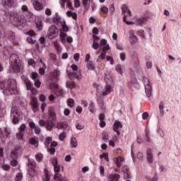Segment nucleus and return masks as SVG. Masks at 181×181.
<instances>
[{"instance_id": "nucleus-1", "label": "nucleus", "mask_w": 181, "mask_h": 181, "mask_svg": "<svg viewBox=\"0 0 181 181\" xmlns=\"http://www.w3.org/2000/svg\"><path fill=\"white\" fill-rule=\"evenodd\" d=\"M0 90H4L3 91L4 94H16L18 93L16 81L15 79L10 78L8 81L2 82L1 81L0 78Z\"/></svg>"}, {"instance_id": "nucleus-2", "label": "nucleus", "mask_w": 181, "mask_h": 181, "mask_svg": "<svg viewBox=\"0 0 181 181\" xmlns=\"http://www.w3.org/2000/svg\"><path fill=\"white\" fill-rule=\"evenodd\" d=\"M9 64L10 67L13 71L19 73V70H21V62L19 61V57L16 54H13L10 56Z\"/></svg>"}, {"instance_id": "nucleus-3", "label": "nucleus", "mask_w": 181, "mask_h": 181, "mask_svg": "<svg viewBox=\"0 0 181 181\" xmlns=\"http://www.w3.org/2000/svg\"><path fill=\"white\" fill-rule=\"evenodd\" d=\"M105 81L106 83V86L105 88H103V90L102 91L103 95H108L110 93H112V78L110 75H107L105 77Z\"/></svg>"}, {"instance_id": "nucleus-4", "label": "nucleus", "mask_w": 181, "mask_h": 181, "mask_svg": "<svg viewBox=\"0 0 181 181\" xmlns=\"http://www.w3.org/2000/svg\"><path fill=\"white\" fill-rule=\"evenodd\" d=\"M22 115V112L17 107H13L11 110L10 117L13 125L19 124V117Z\"/></svg>"}, {"instance_id": "nucleus-5", "label": "nucleus", "mask_w": 181, "mask_h": 181, "mask_svg": "<svg viewBox=\"0 0 181 181\" xmlns=\"http://www.w3.org/2000/svg\"><path fill=\"white\" fill-rule=\"evenodd\" d=\"M143 83L145 88V93L147 97L150 98V97H152V83H151V81H149L146 76L143 78Z\"/></svg>"}, {"instance_id": "nucleus-6", "label": "nucleus", "mask_w": 181, "mask_h": 181, "mask_svg": "<svg viewBox=\"0 0 181 181\" xmlns=\"http://www.w3.org/2000/svg\"><path fill=\"white\" fill-rule=\"evenodd\" d=\"M12 23L13 26L19 28V26H22L23 25H25V23H26V18L23 16H17L14 17Z\"/></svg>"}, {"instance_id": "nucleus-7", "label": "nucleus", "mask_w": 181, "mask_h": 181, "mask_svg": "<svg viewBox=\"0 0 181 181\" xmlns=\"http://www.w3.org/2000/svg\"><path fill=\"white\" fill-rule=\"evenodd\" d=\"M48 39H54L59 36V29L55 25H52L49 28L47 31Z\"/></svg>"}, {"instance_id": "nucleus-8", "label": "nucleus", "mask_w": 181, "mask_h": 181, "mask_svg": "<svg viewBox=\"0 0 181 181\" xmlns=\"http://www.w3.org/2000/svg\"><path fill=\"white\" fill-rule=\"evenodd\" d=\"M0 165H2L1 168L3 169V170H5L6 172H8V170L11 169V165L8 164H5V157L4 156V148H0Z\"/></svg>"}, {"instance_id": "nucleus-9", "label": "nucleus", "mask_w": 181, "mask_h": 181, "mask_svg": "<svg viewBox=\"0 0 181 181\" xmlns=\"http://www.w3.org/2000/svg\"><path fill=\"white\" fill-rule=\"evenodd\" d=\"M49 88L53 90L54 94L57 95V97H63V95H64V91H63V89L59 88L57 83H52L49 86Z\"/></svg>"}, {"instance_id": "nucleus-10", "label": "nucleus", "mask_w": 181, "mask_h": 181, "mask_svg": "<svg viewBox=\"0 0 181 181\" xmlns=\"http://www.w3.org/2000/svg\"><path fill=\"white\" fill-rule=\"evenodd\" d=\"M53 21L56 25H60L62 28L63 32H69V27L66 25V21L61 18H54Z\"/></svg>"}, {"instance_id": "nucleus-11", "label": "nucleus", "mask_w": 181, "mask_h": 181, "mask_svg": "<svg viewBox=\"0 0 181 181\" xmlns=\"http://www.w3.org/2000/svg\"><path fill=\"white\" fill-rule=\"evenodd\" d=\"M59 39L62 43V45H66L67 43H73V37L71 36H67V34L63 32H60L59 33Z\"/></svg>"}, {"instance_id": "nucleus-12", "label": "nucleus", "mask_w": 181, "mask_h": 181, "mask_svg": "<svg viewBox=\"0 0 181 181\" xmlns=\"http://www.w3.org/2000/svg\"><path fill=\"white\" fill-rule=\"evenodd\" d=\"M121 9L122 11V15H124V17H123L124 22H125V23L127 25H135V23H134L132 21H127V15H125V13H127L128 12V11H129V9L128 8V6H127L126 4H123L121 6Z\"/></svg>"}, {"instance_id": "nucleus-13", "label": "nucleus", "mask_w": 181, "mask_h": 181, "mask_svg": "<svg viewBox=\"0 0 181 181\" xmlns=\"http://www.w3.org/2000/svg\"><path fill=\"white\" fill-rule=\"evenodd\" d=\"M29 127L30 128V131L32 134H33V131L36 135H40V133L42 132V129L39 127V126L36 125L35 122H29Z\"/></svg>"}, {"instance_id": "nucleus-14", "label": "nucleus", "mask_w": 181, "mask_h": 181, "mask_svg": "<svg viewBox=\"0 0 181 181\" xmlns=\"http://www.w3.org/2000/svg\"><path fill=\"white\" fill-rule=\"evenodd\" d=\"M146 159L148 165H152L155 160L153 158V150L152 148H147L146 150Z\"/></svg>"}, {"instance_id": "nucleus-15", "label": "nucleus", "mask_w": 181, "mask_h": 181, "mask_svg": "<svg viewBox=\"0 0 181 181\" xmlns=\"http://www.w3.org/2000/svg\"><path fill=\"white\" fill-rule=\"evenodd\" d=\"M129 42L132 46H134V45H136V43L138 42V37H136V35H135V31H129Z\"/></svg>"}, {"instance_id": "nucleus-16", "label": "nucleus", "mask_w": 181, "mask_h": 181, "mask_svg": "<svg viewBox=\"0 0 181 181\" xmlns=\"http://www.w3.org/2000/svg\"><path fill=\"white\" fill-rule=\"evenodd\" d=\"M1 5L4 8H12L16 5L15 0H3Z\"/></svg>"}, {"instance_id": "nucleus-17", "label": "nucleus", "mask_w": 181, "mask_h": 181, "mask_svg": "<svg viewBox=\"0 0 181 181\" xmlns=\"http://www.w3.org/2000/svg\"><path fill=\"white\" fill-rule=\"evenodd\" d=\"M57 128H58V129H64V132L70 129V127H69V123H67V122H61L58 123L57 124Z\"/></svg>"}, {"instance_id": "nucleus-18", "label": "nucleus", "mask_w": 181, "mask_h": 181, "mask_svg": "<svg viewBox=\"0 0 181 181\" xmlns=\"http://www.w3.org/2000/svg\"><path fill=\"white\" fill-rule=\"evenodd\" d=\"M31 3L35 11H42V9H43V4L39 2V1L31 0Z\"/></svg>"}, {"instance_id": "nucleus-19", "label": "nucleus", "mask_w": 181, "mask_h": 181, "mask_svg": "<svg viewBox=\"0 0 181 181\" xmlns=\"http://www.w3.org/2000/svg\"><path fill=\"white\" fill-rule=\"evenodd\" d=\"M21 80H23L24 84L25 85V87L27 90H30L32 88V82L28 78L25 76H21Z\"/></svg>"}, {"instance_id": "nucleus-20", "label": "nucleus", "mask_w": 181, "mask_h": 181, "mask_svg": "<svg viewBox=\"0 0 181 181\" xmlns=\"http://www.w3.org/2000/svg\"><path fill=\"white\" fill-rule=\"evenodd\" d=\"M122 128V124L119 121H116L113 126V129L117 132V135H121L119 130Z\"/></svg>"}, {"instance_id": "nucleus-21", "label": "nucleus", "mask_w": 181, "mask_h": 181, "mask_svg": "<svg viewBox=\"0 0 181 181\" xmlns=\"http://www.w3.org/2000/svg\"><path fill=\"white\" fill-rule=\"evenodd\" d=\"M107 40L102 39L100 40V46H103V52H105L107 50H110L111 49V47H110V44H107Z\"/></svg>"}, {"instance_id": "nucleus-22", "label": "nucleus", "mask_w": 181, "mask_h": 181, "mask_svg": "<svg viewBox=\"0 0 181 181\" xmlns=\"http://www.w3.org/2000/svg\"><path fill=\"white\" fill-rule=\"evenodd\" d=\"M124 159L123 157H117L113 158V162L117 168H121V166H122V162H124Z\"/></svg>"}, {"instance_id": "nucleus-23", "label": "nucleus", "mask_w": 181, "mask_h": 181, "mask_svg": "<svg viewBox=\"0 0 181 181\" xmlns=\"http://www.w3.org/2000/svg\"><path fill=\"white\" fill-rule=\"evenodd\" d=\"M37 63H40V64L42 65V68H40L39 73L41 76H45V73H46L45 69H46V64L43 62L42 59H38Z\"/></svg>"}, {"instance_id": "nucleus-24", "label": "nucleus", "mask_w": 181, "mask_h": 181, "mask_svg": "<svg viewBox=\"0 0 181 181\" xmlns=\"http://www.w3.org/2000/svg\"><path fill=\"white\" fill-rule=\"evenodd\" d=\"M48 120L50 122H53V121H56L57 115L53 110H49L48 111Z\"/></svg>"}, {"instance_id": "nucleus-25", "label": "nucleus", "mask_w": 181, "mask_h": 181, "mask_svg": "<svg viewBox=\"0 0 181 181\" xmlns=\"http://www.w3.org/2000/svg\"><path fill=\"white\" fill-rule=\"evenodd\" d=\"M29 144L35 146V148H37V146H39V139L36 136L31 137L29 139Z\"/></svg>"}, {"instance_id": "nucleus-26", "label": "nucleus", "mask_w": 181, "mask_h": 181, "mask_svg": "<svg viewBox=\"0 0 181 181\" xmlns=\"http://www.w3.org/2000/svg\"><path fill=\"white\" fill-rule=\"evenodd\" d=\"M107 177L109 179V181H118L120 176L118 174H110Z\"/></svg>"}, {"instance_id": "nucleus-27", "label": "nucleus", "mask_w": 181, "mask_h": 181, "mask_svg": "<svg viewBox=\"0 0 181 181\" xmlns=\"http://www.w3.org/2000/svg\"><path fill=\"white\" fill-rule=\"evenodd\" d=\"M93 44L92 45V47L95 49L97 50L98 47H100V43L98 42H95L96 39H100L97 35H93Z\"/></svg>"}, {"instance_id": "nucleus-28", "label": "nucleus", "mask_w": 181, "mask_h": 181, "mask_svg": "<svg viewBox=\"0 0 181 181\" xmlns=\"http://www.w3.org/2000/svg\"><path fill=\"white\" fill-rule=\"evenodd\" d=\"M64 5H66V8H69L71 9V2L69 0H61V6L62 8H64Z\"/></svg>"}, {"instance_id": "nucleus-29", "label": "nucleus", "mask_w": 181, "mask_h": 181, "mask_svg": "<svg viewBox=\"0 0 181 181\" xmlns=\"http://www.w3.org/2000/svg\"><path fill=\"white\" fill-rule=\"evenodd\" d=\"M18 155H19V150L18 148H14L11 152V158H12V159L18 158Z\"/></svg>"}, {"instance_id": "nucleus-30", "label": "nucleus", "mask_w": 181, "mask_h": 181, "mask_svg": "<svg viewBox=\"0 0 181 181\" xmlns=\"http://www.w3.org/2000/svg\"><path fill=\"white\" fill-rule=\"evenodd\" d=\"M66 15L69 18H73L74 21H77V13L73 12L71 11H68Z\"/></svg>"}, {"instance_id": "nucleus-31", "label": "nucleus", "mask_w": 181, "mask_h": 181, "mask_svg": "<svg viewBox=\"0 0 181 181\" xmlns=\"http://www.w3.org/2000/svg\"><path fill=\"white\" fill-rule=\"evenodd\" d=\"M146 23V18H141L136 21L135 25H136V26H142V24Z\"/></svg>"}, {"instance_id": "nucleus-32", "label": "nucleus", "mask_w": 181, "mask_h": 181, "mask_svg": "<svg viewBox=\"0 0 181 181\" xmlns=\"http://www.w3.org/2000/svg\"><path fill=\"white\" fill-rule=\"evenodd\" d=\"M77 139L75 137H71L70 140L71 148H77Z\"/></svg>"}, {"instance_id": "nucleus-33", "label": "nucleus", "mask_w": 181, "mask_h": 181, "mask_svg": "<svg viewBox=\"0 0 181 181\" xmlns=\"http://www.w3.org/2000/svg\"><path fill=\"white\" fill-rule=\"evenodd\" d=\"M28 168L30 169H35L36 168V162L33 159H28Z\"/></svg>"}, {"instance_id": "nucleus-34", "label": "nucleus", "mask_w": 181, "mask_h": 181, "mask_svg": "<svg viewBox=\"0 0 181 181\" xmlns=\"http://www.w3.org/2000/svg\"><path fill=\"white\" fill-rule=\"evenodd\" d=\"M115 70H116V71H117V73H119V74H121L122 76L124 66H122V65H121V64H117L115 66Z\"/></svg>"}, {"instance_id": "nucleus-35", "label": "nucleus", "mask_w": 181, "mask_h": 181, "mask_svg": "<svg viewBox=\"0 0 181 181\" xmlns=\"http://www.w3.org/2000/svg\"><path fill=\"white\" fill-rule=\"evenodd\" d=\"M51 76L52 77H53L54 78H57V77H59V76H60V71L57 70V69H54L52 73H51Z\"/></svg>"}, {"instance_id": "nucleus-36", "label": "nucleus", "mask_w": 181, "mask_h": 181, "mask_svg": "<svg viewBox=\"0 0 181 181\" xmlns=\"http://www.w3.org/2000/svg\"><path fill=\"white\" fill-rule=\"evenodd\" d=\"M67 105H68V107H70V108H73V107H74V105H75L74 99L69 98L67 100Z\"/></svg>"}, {"instance_id": "nucleus-37", "label": "nucleus", "mask_w": 181, "mask_h": 181, "mask_svg": "<svg viewBox=\"0 0 181 181\" xmlns=\"http://www.w3.org/2000/svg\"><path fill=\"white\" fill-rule=\"evenodd\" d=\"M136 35L140 36L141 39H145V31L144 30H139L136 31Z\"/></svg>"}, {"instance_id": "nucleus-38", "label": "nucleus", "mask_w": 181, "mask_h": 181, "mask_svg": "<svg viewBox=\"0 0 181 181\" xmlns=\"http://www.w3.org/2000/svg\"><path fill=\"white\" fill-rule=\"evenodd\" d=\"M7 35H8V39H10L11 42H13V40H15V33L12 31H8Z\"/></svg>"}, {"instance_id": "nucleus-39", "label": "nucleus", "mask_w": 181, "mask_h": 181, "mask_svg": "<svg viewBox=\"0 0 181 181\" xmlns=\"http://www.w3.org/2000/svg\"><path fill=\"white\" fill-rule=\"evenodd\" d=\"M98 104L101 110H104V108H105V104L103 99H98Z\"/></svg>"}, {"instance_id": "nucleus-40", "label": "nucleus", "mask_w": 181, "mask_h": 181, "mask_svg": "<svg viewBox=\"0 0 181 181\" xmlns=\"http://www.w3.org/2000/svg\"><path fill=\"white\" fill-rule=\"evenodd\" d=\"M45 177H43L44 181H50V175H49V170H45Z\"/></svg>"}, {"instance_id": "nucleus-41", "label": "nucleus", "mask_w": 181, "mask_h": 181, "mask_svg": "<svg viewBox=\"0 0 181 181\" xmlns=\"http://www.w3.org/2000/svg\"><path fill=\"white\" fill-rule=\"evenodd\" d=\"M19 132H22L23 134H25V131H26V124L23 123L21 124V126L18 128Z\"/></svg>"}, {"instance_id": "nucleus-42", "label": "nucleus", "mask_w": 181, "mask_h": 181, "mask_svg": "<svg viewBox=\"0 0 181 181\" xmlns=\"http://www.w3.org/2000/svg\"><path fill=\"white\" fill-rule=\"evenodd\" d=\"M39 60H37V62H35V60L32 59H29L28 60V63L29 64V66H32L33 67H36V64H37V62Z\"/></svg>"}, {"instance_id": "nucleus-43", "label": "nucleus", "mask_w": 181, "mask_h": 181, "mask_svg": "<svg viewBox=\"0 0 181 181\" xmlns=\"http://www.w3.org/2000/svg\"><path fill=\"white\" fill-rule=\"evenodd\" d=\"M69 77L72 80L74 79V78H77V79L80 78V76H78V74H77V72H74V71L70 73Z\"/></svg>"}, {"instance_id": "nucleus-44", "label": "nucleus", "mask_w": 181, "mask_h": 181, "mask_svg": "<svg viewBox=\"0 0 181 181\" xmlns=\"http://www.w3.org/2000/svg\"><path fill=\"white\" fill-rule=\"evenodd\" d=\"M22 179H23V175H22V173H18L16 175L15 180L16 181H21Z\"/></svg>"}, {"instance_id": "nucleus-45", "label": "nucleus", "mask_w": 181, "mask_h": 181, "mask_svg": "<svg viewBox=\"0 0 181 181\" xmlns=\"http://www.w3.org/2000/svg\"><path fill=\"white\" fill-rule=\"evenodd\" d=\"M66 88H71V90H72V88H74L76 86L73 84V81H67L66 83Z\"/></svg>"}, {"instance_id": "nucleus-46", "label": "nucleus", "mask_w": 181, "mask_h": 181, "mask_svg": "<svg viewBox=\"0 0 181 181\" xmlns=\"http://www.w3.org/2000/svg\"><path fill=\"white\" fill-rule=\"evenodd\" d=\"M109 12L110 13L111 16L114 15V13H115V7L114 6V4H111L109 6Z\"/></svg>"}, {"instance_id": "nucleus-47", "label": "nucleus", "mask_w": 181, "mask_h": 181, "mask_svg": "<svg viewBox=\"0 0 181 181\" xmlns=\"http://www.w3.org/2000/svg\"><path fill=\"white\" fill-rule=\"evenodd\" d=\"M25 135V133H22L21 132H18L17 134H16V138L18 140H23V136Z\"/></svg>"}, {"instance_id": "nucleus-48", "label": "nucleus", "mask_w": 181, "mask_h": 181, "mask_svg": "<svg viewBox=\"0 0 181 181\" xmlns=\"http://www.w3.org/2000/svg\"><path fill=\"white\" fill-rule=\"evenodd\" d=\"M102 139L104 141V142H108V134L107 132H103L102 134Z\"/></svg>"}, {"instance_id": "nucleus-49", "label": "nucleus", "mask_w": 181, "mask_h": 181, "mask_svg": "<svg viewBox=\"0 0 181 181\" xmlns=\"http://www.w3.org/2000/svg\"><path fill=\"white\" fill-rule=\"evenodd\" d=\"M35 23H36V25H37V29L38 30H42V21H40L39 23L37 22V20H35Z\"/></svg>"}, {"instance_id": "nucleus-50", "label": "nucleus", "mask_w": 181, "mask_h": 181, "mask_svg": "<svg viewBox=\"0 0 181 181\" xmlns=\"http://www.w3.org/2000/svg\"><path fill=\"white\" fill-rule=\"evenodd\" d=\"M54 179L55 180L62 181V180L63 178L62 177V175H59V173H55L54 176Z\"/></svg>"}, {"instance_id": "nucleus-51", "label": "nucleus", "mask_w": 181, "mask_h": 181, "mask_svg": "<svg viewBox=\"0 0 181 181\" xmlns=\"http://www.w3.org/2000/svg\"><path fill=\"white\" fill-rule=\"evenodd\" d=\"M100 159L104 158L107 162H110V158H108V154L106 153H103L102 155L100 156Z\"/></svg>"}, {"instance_id": "nucleus-52", "label": "nucleus", "mask_w": 181, "mask_h": 181, "mask_svg": "<svg viewBox=\"0 0 181 181\" xmlns=\"http://www.w3.org/2000/svg\"><path fill=\"white\" fill-rule=\"evenodd\" d=\"M52 143V137L48 136L45 139V146H47L48 145H50Z\"/></svg>"}, {"instance_id": "nucleus-53", "label": "nucleus", "mask_w": 181, "mask_h": 181, "mask_svg": "<svg viewBox=\"0 0 181 181\" xmlns=\"http://www.w3.org/2000/svg\"><path fill=\"white\" fill-rule=\"evenodd\" d=\"M50 60H52L53 63H56V60H57V56L55 54H50L49 55Z\"/></svg>"}, {"instance_id": "nucleus-54", "label": "nucleus", "mask_w": 181, "mask_h": 181, "mask_svg": "<svg viewBox=\"0 0 181 181\" xmlns=\"http://www.w3.org/2000/svg\"><path fill=\"white\" fill-rule=\"evenodd\" d=\"M65 139H66V132L64 131L63 133H61L59 135V141H63Z\"/></svg>"}, {"instance_id": "nucleus-55", "label": "nucleus", "mask_w": 181, "mask_h": 181, "mask_svg": "<svg viewBox=\"0 0 181 181\" xmlns=\"http://www.w3.org/2000/svg\"><path fill=\"white\" fill-rule=\"evenodd\" d=\"M100 11L103 12V13H108V8L105 6H102Z\"/></svg>"}, {"instance_id": "nucleus-56", "label": "nucleus", "mask_w": 181, "mask_h": 181, "mask_svg": "<svg viewBox=\"0 0 181 181\" xmlns=\"http://www.w3.org/2000/svg\"><path fill=\"white\" fill-rule=\"evenodd\" d=\"M87 67H88V70H94V69H95L94 67V65L93 64L92 62H88Z\"/></svg>"}, {"instance_id": "nucleus-57", "label": "nucleus", "mask_w": 181, "mask_h": 181, "mask_svg": "<svg viewBox=\"0 0 181 181\" xmlns=\"http://www.w3.org/2000/svg\"><path fill=\"white\" fill-rule=\"evenodd\" d=\"M35 159L37 160V162H40L42 159H43V154L38 153L35 156Z\"/></svg>"}, {"instance_id": "nucleus-58", "label": "nucleus", "mask_w": 181, "mask_h": 181, "mask_svg": "<svg viewBox=\"0 0 181 181\" xmlns=\"http://www.w3.org/2000/svg\"><path fill=\"white\" fill-rule=\"evenodd\" d=\"M119 57L122 62H125V59H127V54H125V52H122L120 53Z\"/></svg>"}, {"instance_id": "nucleus-59", "label": "nucleus", "mask_w": 181, "mask_h": 181, "mask_svg": "<svg viewBox=\"0 0 181 181\" xmlns=\"http://www.w3.org/2000/svg\"><path fill=\"white\" fill-rule=\"evenodd\" d=\"M32 108L33 112H37V110H39V104L32 105Z\"/></svg>"}, {"instance_id": "nucleus-60", "label": "nucleus", "mask_w": 181, "mask_h": 181, "mask_svg": "<svg viewBox=\"0 0 181 181\" xmlns=\"http://www.w3.org/2000/svg\"><path fill=\"white\" fill-rule=\"evenodd\" d=\"M32 94H33L34 95H36V94H37V89H36L35 88H33V86L30 88V89H28Z\"/></svg>"}, {"instance_id": "nucleus-61", "label": "nucleus", "mask_w": 181, "mask_h": 181, "mask_svg": "<svg viewBox=\"0 0 181 181\" xmlns=\"http://www.w3.org/2000/svg\"><path fill=\"white\" fill-rule=\"evenodd\" d=\"M28 175H30L31 177H33V176L36 175V171H35V169H30L28 170Z\"/></svg>"}, {"instance_id": "nucleus-62", "label": "nucleus", "mask_w": 181, "mask_h": 181, "mask_svg": "<svg viewBox=\"0 0 181 181\" xmlns=\"http://www.w3.org/2000/svg\"><path fill=\"white\" fill-rule=\"evenodd\" d=\"M94 107H95V105H94V103H93L89 105L88 110H89L90 112H91L92 114H93V112H94Z\"/></svg>"}, {"instance_id": "nucleus-63", "label": "nucleus", "mask_w": 181, "mask_h": 181, "mask_svg": "<svg viewBox=\"0 0 181 181\" xmlns=\"http://www.w3.org/2000/svg\"><path fill=\"white\" fill-rule=\"evenodd\" d=\"M37 98L35 97H31V105H37Z\"/></svg>"}, {"instance_id": "nucleus-64", "label": "nucleus", "mask_w": 181, "mask_h": 181, "mask_svg": "<svg viewBox=\"0 0 181 181\" xmlns=\"http://www.w3.org/2000/svg\"><path fill=\"white\" fill-rule=\"evenodd\" d=\"M40 101H42V103H45V101H46V96L43 94L40 95L39 97Z\"/></svg>"}]
</instances>
